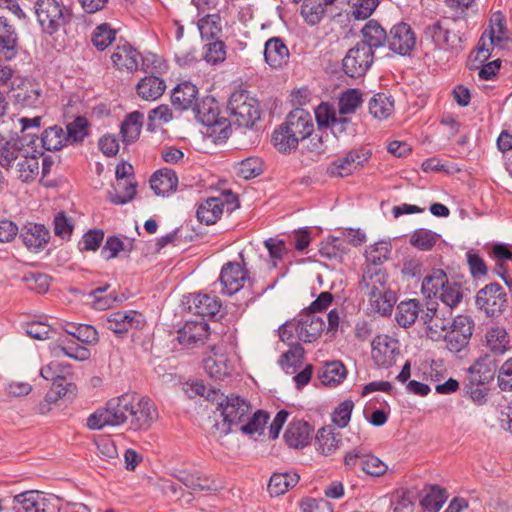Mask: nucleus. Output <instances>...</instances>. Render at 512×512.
Masks as SVG:
<instances>
[{
	"mask_svg": "<svg viewBox=\"0 0 512 512\" xmlns=\"http://www.w3.org/2000/svg\"><path fill=\"white\" fill-rule=\"evenodd\" d=\"M249 272L237 262L225 263L221 269L219 281L222 285V293L233 295L244 287L249 281Z\"/></svg>",
	"mask_w": 512,
	"mask_h": 512,
	"instance_id": "17",
	"label": "nucleus"
},
{
	"mask_svg": "<svg viewBox=\"0 0 512 512\" xmlns=\"http://www.w3.org/2000/svg\"><path fill=\"white\" fill-rule=\"evenodd\" d=\"M484 346L486 353L500 357L510 349V339L507 331L503 327H490L485 333Z\"/></svg>",
	"mask_w": 512,
	"mask_h": 512,
	"instance_id": "26",
	"label": "nucleus"
},
{
	"mask_svg": "<svg viewBox=\"0 0 512 512\" xmlns=\"http://www.w3.org/2000/svg\"><path fill=\"white\" fill-rule=\"evenodd\" d=\"M20 237L29 250L37 251L48 242L49 231L44 225L28 223L22 228Z\"/></svg>",
	"mask_w": 512,
	"mask_h": 512,
	"instance_id": "29",
	"label": "nucleus"
},
{
	"mask_svg": "<svg viewBox=\"0 0 512 512\" xmlns=\"http://www.w3.org/2000/svg\"><path fill=\"white\" fill-rule=\"evenodd\" d=\"M422 311L425 310L419 300L402 301L397 306L396 321L402 327H410L420 319Z\"/></svg>",
	"mask_w": 512,
	"mask_h": 512,
	"instance_id": "34",
	"label": "nucleus"
},
{
	"mask_svg": "<svg viewBox=\"0 0 512 512\" xmlns=\"http://www.w3.org/2000/svg\"><path fill=\"white\" fill-rule=\"evenodd\" d=\"M209 334L208 324L204 319L188 320L178 330V341L180 344L191 348L199 343H204Z\"/></svg>",
	"mask_w": 512,
	"mask_h": 512,
	"instance_id": "22",
	"label": "nucleus"
},
{
	"mask_svg": "<svg viewBox=\"0 0 512 512\" xmlns=\"http://www.w3.org/2000/svg\"><path fill=\"white\" fill-rule=\"evenodd\" d=\"M111 59L118 69L133 72L138 69L142 57L128 42H123L122 44H117Z\"/></svg>",
	"mask_w": 512,
	"mask_h": 512,
	"instance_id": "25",
	"label": "nucleus"
},
{
	"mask_svg": "<svg viewBox=\"0 0 512 512\" xmlns=\"http://www.w3.org/2000/svg\"><path fill=\"white\" fill-rule=\"evenodd\" d=\"M269 416L266 412L258 410L251 418L247 417L248 422L242 424L240 430L244 434L252 435L255 433H262L265 424L267 423Z\"/></svg>",
	"mask_w": 512,
	"mask_h": 512,
	"instance_id": "63",
	"label": "nucleus"
},
{
	"mask_svg": "<svg viewBox=\"0 0 512 512\" xmlns=\"http://www.w3.org/2000/svg\"><path fill=\"white\" fill-rule=\"evenodd\" d=\"M347 376V370L342 362L331 361L325 363L319 373V379L325 386L340 384Z\"/></svg>",
	"mask_w": 512,
	"mask_h": 512,
	"instance_id": "41",
	"label": "nucleus"
},
{
	"mask_svg": "<svg viewBox=\"0 0 512 512\" xmlns=\"http://www.w3.org/2000/svg\"><path fill=\"white\" fill-rule=\"evenodd\" d=\"M189 310L199 316H216L221 309V302L209 294H193L188 299Z\"/></svg>",
	"mask_w": 512,
	"mask_h": 512,
	"instance_id": "27",
	"label": "nucleus"
},
{
	"mask_svg": "<svg viewBox=\"0 0 512 512\" xmlns=\"http://www.w3.org/2000/svg\"><path fill=\"white\" fill-rule=\"evenodd\" d=\"M390 245L387 242H378L369 246L365 251V256L371 266H378L388 259Z\"/></svg>",
	"mask_w": 512,
	"mask_h": 512,
	"instance_id": "62",
	"label": "nucleus"
},
{
	"mask_svg": "<svg viewBox=\"0 0 512 512\" xmlns=\"http://www.w3.org/2000/svg\"><path fill=\"white\" fill-rule=\"evenodd\" d=\"M498 363V357L483 353L468 369L470 382L475 385H484L491 381L497 371Z\"/></svg>",
	"mask_w": 512,
	"mask_h": 512,
	"instance_id": "19",
	"label": "nucleus"
},
{
	"mask_svg": "<svg viewBox=\"0 0 512 512\" xmlns=\"http://www.w3.org/2000/svg\"><path fill=\"white\" fill-rule=\"evenodd\" d=\"M127 424L133 431H146L158 419V410L154 402L138 394H129Z\"/></svg>",
	"mask_w": 512,
	"mask_h": 512,
	"instance_id": "7",
	"label": "nucleus"
},
{
	"mask_svg": "<svg viewBox=\"0 0 512 512\" xmlns=\"http://www.w3.org/2000/svg\"><path fill=\"white\" fill-rule=\"evenodd\" d=\"M372 153L365 148L352 149L345 155L338 157L328 167L327 173L331 177H347L364 167Z\"/></svg>",
	"mask_w": 512,
	"mask_h": 512,
	"instance_id": "11",
	"label": "nucleus"
},
{
	"mask_svg": "<svg viewBox=\"0 0 512 512\" xmlns=\"http://www.w3.org/2000/svg\"><path fill=\"white\" fill-rule=\"evenodd\" d=\"M173 476L194 491H217L222 488L215 480L197 471L176 470Z\"/></svg>",
	"mask_w": 512,
	"mask_h": 512,
	"instance_id": "24",
	"label": "nucleus"
},
{
	"mask_svg": "<svg viewBox=\"0 0 512 512\" xmlns=\"http://www.w3.org/2000/svg\"><path fill=\"white\" fill-rule=\"evenodd\" d=\"M166 89L164 80L156 76H148L140 80L137 85L138 95L148 101H153L162 96Z\"/></svg>",
	"mask_w": 512,
	"mask_h": 512,
	"instance_id": "40",
	"label": "nucleus"
},
{
	"mask_svg": "<svg viewBox=\"0 0 512 512\" xmlns=\"http://www.w3.org/2000/svg\"><path fill=\"white\" fill-rule=\"evenodd\" d=\"M217 411L223 417L222 424L216 423L214 427L221 429V434L227 435L231 427L243 423L251 413L250 403L236 394L223 395L217 399Z\"/></svg>",
	"mask_w": 512,
	"mask_h": 512,
	"instance_id": "3",
	"label": "nucleus"
},
{
	"mask_svg": "<svg viewBox=\"0 0 512 512\" xmlns=\"http://www.w3.org/2000/svg\"><path fill=\"white\" fill-rule=\"evenodd\" d=\"M324 319L312 312H302L295 326L299 340L310 343L317 340L324 331Z\"/></svg>",
	"mask_w": 512,
	"mask_h": 512,
	"instance_id": "20",
	"label": "nucleus"
},
{
	"mask_svg": "<svg viewBox=\"0 0 512 512\" xmlns=\"http://www.w3.org/2000/svg\"><path fill=\"white\" fill-rule=\"evenodd\" d=\"M144 324L143 315L134 310L116 311L107 316V328L120 336L132 330H139Z\"/></svg>",
	"mask_w": 512,
	"mask_h": 512,
	"instance_id": "18",
	"label": "nucleus"
},
{
	"mask_svg": "<svg viewBox=\"0 0 512 512\" xmlns=\"http://www.w3.org/2000/svg\"><path fill=\"white\" fill-rule=\"evenodd\" d=\"M204 370L211 378L223 380L231 374L233 365L226 354L213 352L204 359Z\"/></svg>",
	"mask_w": 512,
	"mask_h": 512,
	"instance_id": "30",
	"label": "nucleus"
},
{
	"mask_svg": "<svg viewBox=\"0 0 512 512\" xmlns=\"http://www.w3.org/2000/svg\"><path fill=\"white\" fill-rule=\"evenodd\" d=\"M363 40L359 44H366L370 51L386 45L387 33L381 25L374 21H368L361 30Z\"/></svg>",
	"mask_w": 512,
	"mask_h": 512,
	"instance_id": "35",
	"label": "nucleus"
},
{
	"mask_svg": "<svg viewBox=\"0 0 512 512\" xmlns=\"http://www.w3.org/2000/svg\"><path fill=\"white\" fill-rule=\"evenodd\" d=\"M198 28L202 39L207 41L218 40L221 33V27L219 25V15H206L198 22Z\"/></svg>",
	"mask_w": 512,
	"mask_h": 512,
	"instance_id": "54",
	"label": "nucleus"
},
{
	"mask_svg": "<svg viewBox=\"0 0 512 512\" xmlns=\"http://www.w3.org/2000/svg\"><path fill=\"white\" fill-rule=\"evenodd\" d=\"M445 491L438 486H430L420 503L428 512H438L445 503Z\"/></svg>",
	"mask_w": 512,
	"mask_h": 512,
	"instance_id": "55",
	"label": "nucleus"
},
{
	"mask_svg": "<svg viewBox=\"0 0 512 512\" xmlns=\"http://www.w3.org/2000/svg\"><path fill=\"white\" fill-rule=\"evenodd\" d=\"M230 119L239 127H252L260 119L258 101L250 97L246 91H236L229 98Z\"/></svg>",
	"mask_w": 512,
	"mask_h": 512,
	"instance_id": "8",
	"label": "nucleus"
},
{
	"mask_svg": "<svg viewBox=\"0 0 512 512\" xmlns=\"http://www.w3.org/2000/svg\"><path fill=\"white\" fill-rule=\"evenodd\" d=\"M238 175L245 179L254 178L262 173V162L258 157H249L238 163Z\"/></svg>",
	"mask_w": 512,
	"mask_h": 512,
	"instance_id": "64",
	"label": "nucleus"
},
{
	"mask_svg": "<svg viewBox=\"0 0 512 512\" xmlns=\"http://www.w3.org/2000/svg\"><path fill=\"white\" fill-rule=\"evenodd\" d=\"M16 512H47L49 499L39 491H25L13 498Z\"/></svg>",
	"mask_w": 512,
	"mask_h": 512,
	"instance_id": "23",
	"label": "nucleus"
},
{
	"mask_svg": "<svg viewBox=\"0 0 512 512\" xmlns=\"http://www.w3.org/2000/svg\"><path fill=\"white\" fill-rule=\"evenodd\" d=\"M311 427L307 422L294 421L284 433L285 442L292 448H302L308 445L311 438Z\"/></svg>",
	"mask_w": 512,
	"mask_h": 512,
	"instance_id": "32",
	"label": "nucleus"
},
{
	"mask_svg": "<svg viewBox=\"0 0 512 512\" xmlns=\"http://www.w3.org/2000/svg\"><path fill=\"white\" fill-rule=\"evenodd\" d=\"M178 183L176 173L171 169H160L150 179V187L157 196L175 191Z\"/></svg>",
	"mask_w": 512,
	"mask_h": 512,
	"instance_id": "33",
	"label": "nucleus"
},
{
	"mask_svg": "<svg viewBox=\"0 0 512 512\" xmlns=\"http://www.w3.org/2000/svg\"><path fill=\"white\" fill-rule=\"evenodd\" d=\"M448 281L447 274L442 269H434L424 277L421 291L427 298H436Z\"/></svg>",
	"mask_w": 512,
	"mask_h": 512,
	"instance_id": "39",
	"label": "nucleus"
},
{
	"mask_svg": "<svg viewBox=\"0 0 512 512\" xmlns=\"http://www.w3.org/2000/svg\"><path fill=\"white\" fill-rule=\"evenodd\" d=\"M299 481L297 473H274L268 483V491L271 496H280L289 488L294 487Z\"/></svg>",
	"mask_w": 512,
	"mask_h": 512,
	"instance_id": "42",
	"label": "nucleus"
},
{
	"mask_svg": "<svg viewBox=\"0 0 512 512\" xmlns=\"http://www.w3.org/2000/svg\"><path fill=\"white\" fill-rule=\"evenodd\" d=\"M420 321L426 327L428 338L439 341L452 324V311L447 308H440L437 303H429L426 310L422 311Z\"/></svg>",
	"mask_w": 512,
	"mask_h": 512,
	"instance_id": "9",
	"label": "nucleus"
},
{
	"mask_svg": "<svg viewBox=\"0 0 512 512\" xmlns=\"http://www.w3.org/2000/svg\"><path fill=\"white\" fill-rule=\"evenodd\" d=\"M52 354L55 357L64 355L77 361H85L90 357V351L86 347L76 343L65 344L64 341H59V343L52 348Z\"/></svg>",
	"mask_w": 512,
	"mask_h": 512,
	"instance_id": "48",
	"label": "nucleus"
},
{
	"mask_svg": "<svg viewBox=\"0 0 512 512\" xmlns=\"http://www.w3.org/2000/svg\"><path fill=\"white\" fill-rule=\"evenodd\" d=\"M129 394L110 399L106 407L98 409L87 419V426L93 430H100L105 426H118L127 424Z\"/></svg>",
	"mask_w": 512,
	"mask_h": 512,
	"instance_id": "6",
	"label": "nucleus"
},
{
	"mask_svg": "<svg viewBox=\"0 0 512 512\" xmlns=\"http://www.w3.org/2000/svg\"><path fill=\"white\" fill-rule=\"evenodd\" d=\"M88 125V120L82 116H78L72 122L68 123L65 131L68 144L82 142L88 135Z\"/></svg>",
	"mask_w": 512,
	"mask_h": 512,
	"instance_id": "52",
	"label": "nucleus"
},
{
	"mask_svg": "<svg viewBox=\"0 0 512 512\" xmlns=\"http://www.w3.org/2000/svg\"><path fill=\"white\" fill-rule=\"evenodd\" d=\"M507 295L498 283L486 285L478 291L476 304L485 311L487 315L495 316L502 313L506 306Z\"/></svg>",
	"mask_w": 512,
	"mask_h": 512,
	"instance_id": "15",
	"label": "nucleus"
},
{
	"mask_svg": "<svg viewBox=\"0 0 512 512\" xmlns=\"http://www.w3.org/2000/svg\"><path fill=\"white\" fill-rule=\"evenodd\" d=\"M416 36L410 25L398 23L394 25L387 33L386 46L395 54L406 56L410 55L415 48Z\"/></svg>",
	"mask_w": 512,
	"mask_h": 512,
	"instance_id": "16",
	"label": "nucleus"
},
{
	"mask_svg": "<svg viewBox=\"0 0 512 512\" xmlns=\"http://www.w3.org/2000/svg\"><path fill=\"white\" fill-rule=\"evenodd\" d=\"M143 114L138 111L129 113L121 124V135L126 143L134 142L140 135Z\"/></svg>",
	"mask_w": 512,
	"mask_h": 512,
	"instance_id": "46",
	"label": "nucleus"
},
{
	"mask_svg": "<svg viewBox=\"0 0 512 512\" xmlns=\"http://www.w3.org/2000/svg\"><path fill=\"white\" fill-rule=\"evenodd\" d=\"M436 298L440 299L444 304L442 308H447L452 311V309L462 301L463 294L461 286L457 282L449 280Z\"/></svg>",
	"mask_w": 512,
	"mask_h": 512,
	"instance_id": "51",
	"label": "nucleus"
},
{
	"mask_svg": "<svg viewBox=\"0 0 512 512\" xmlns=\"http://www.w3.org/2000/svg\"><path fill=\"white\" fill-rule=\"evenodd\" d=\"M136 194V183L130 180H119L108 192L109 200L116 204L122 205L130 202Z\"/></svg>",
	"mask_w": 512,
	"mask_h": 512,
	"instance_id": "45",
	"label": "nucleus"
},
{
	"mask_svg": "<svg viewBox=\"0 0 512 512\" xmlns=\"http://www.w3.org/2000/svg\"><path fill=\"white\" fill-rule=\"evenodd\" d=\"M358 288L367 297L372 311L382 316L392 312L396 294L388 287V276L380 267L367 265Z\"/></svg>",
	"mask_w": 512,
	"mask_h": 512,
	"instance_id": "1",
	"label": "nucleus"
},
{
	"mask_svg": "<svg viewBox=\"0 0 512 512\" xmlns=\"http://www.w3.org/2000/svg\"><path fill=\"white\" fill-rule=\"evenodd\" d=\"M264 57L270 67L280 68L287 63L289 50L280 38L273 37L265 43Z\"/></svg>",
	"mask_w": 512,
	"mask_h": 512,
	"instance_id": "31",
	"label": "nucleus"
},
{
	"mask_svg": "<svg viewBox=\"0 0 512 512\" xmlns=\"http://www.w3.org/2000/svg\"><path fill=\"white\" fill-rule=\"evenodd\" d=\"M335 0H304L300 13L308 25L318 24L324 17L326 7Z\"/></svg>",
	"mask_w": 512,
	"mask_h": 512,
	"instance_id": "36",
	"label": "nucleus"
},
{
	"mask_svg": "<svg viewBox=\"0 0 512 512\" xmlns=\"http://www.w3.org/2000/svg\"><path fill=\"white\" fill-rule=\"evenodd\" d=\"M473 320L466 315H458L453 318L452 324L443 338L446 341L447 348L451 352H460L469 343L473 333Z\"/></svg>",
	"mask_w": 512,
	"mask_h": 512,
	"instance_id": "12",
	"label": "nucleus"
},
{
	"mask_svg": "<svg viewBox=\"0 0 512 512\" xmlns=\"http://www.w3.org/2000/svg\"><path fill=\"white\" fill-rule=\"evenodd\" d=\"M193 111L203 125L213 126L217 123L219 112L214 99L203 100L201 104H196Z\"/></svg>",
	"mask_w": 512,
	"mask_h": 512,
	"instance_id": "50",
	"label": "nucleus"
},
{
	"mask_svg": "<svg viewBox=\"0 0 512 512\" xmlns=\"http://www.w3.org/2000/svg\"><path fill=\"white\" fill-rule=\"evenodd\" d=\"M333 429L329 426L318 430L316 435L317 450L323 455H330L338 448L340 439L337 437Z\"/></svg>",
	"mask_w": 512,
	"mask_h": 512,
	"instance_id": "49",
	"label": "nucleus"
},
{
	"mask_svg": "<svg viewBox=\"0 0 512 512\" xmlns=\"http://www.w3.org/2000/svg\"><path fill=\"white\" fill-rule=\"evenodd\" d=\"M371 356L380 368H388L396 363L400 354L399 342L389 335H378L372 341Z\"/></svg>",
	"mask_w": 512,
	"mask_h": 512,
	"instance_id": "14",
	"label": "nucleus"
},
{
	"mask_svg": "<svg viewBox=\"0 0 512 512\" xmlns=\"http://www.w3.org/2000/svg\"><path fill=\"white\" fill-rule=\"evenodd\" d=\"M132 249L131 241L124 243L120 238L111 236L107 238L101 253L106 260H110L117 257L120 251H131Z\"/></svg>",
	"mask_w": 512,
	"mask_h": 512,
	"instance_id": "61",
	"label": "nucleus"
},
{
	"mask_svg": "<svg viewBox=\"0 0 512 512\" xmlns=\"http://www.w3.org/2000/svg\"><path fill=\"white\" fill-rule=\"evenodd\" d=\"M9 98L21 108H40L43 103L42 88L29 79H14L9 91Z\"/></svg>",
	"mask_w": 512,
	"mask_h": 512,
	"instance_id": "10",
	"label": "nucleus"
},
{
	"mask_svg": "<svg viewBox=\"0 0 512 512\" xmlns=\"http://www.w3.org/2000/svg\"><path fill=\"white\" fill-rule=\"evenodd\" d=\"M34 144L33 139H28L27 143L22 147L20 150V153L16 157V159L13 161V165L11 169L8 172H13L16 174L18 168L22 165V162H25L28 166V170H32L35 167V153L36 148L32 145Z\"/></svg>",
	"mask_w": 512,
	"mask_h": 512,
	"instance_id": "60",
	"label": "nucleus"
},
{
	"mask_svg": "<svg viewBox=\"0 0 512 512\" xmlns=\"http://www.w3.org/2000/svg\"><path fill=\"white\" fill-rule=\"evenodd\" d=\"M40 141L42 147L48 151H57L68 145L64 129L57 125L45 129L41 134Z\"/></svg>",
	"mask_w": 512,
	"mask_h": 512,
	"instance_id": "44",
	"label": "nucleus"
},
{
	"mask_svg": "<svg viewBox=\"0 0 512 512\" xmlns=\"http://www.w3.org/2000/svg\"><path fill=\"white\" fill-rule=\"evenodd\" d=\"M34 10L42 31L49 35L56 33L71 17L63 0H36Z\"/></svg>",
	"mask_w": 512,
	"mask_h": 512,
	"instance_id": "4",
	"label": "nucleus"
},
{
	"mask_svg": "<svg viewBox=\"0 0 512 512\" xmlns=\"http://www.w3.org/2000/svg\"><path fill=\"white\" fill-rule=\"evenodd\" d=\"M26 136L17 140H8L0 143V166L6 171H9L13 165V161L16 159L20 150L27 142Z\"/></svg>",
	"mask_w": 512,
	"mask_h": 512,
	"instance_id": "43",
	"label": "nucleus"
},
{
	"mask_svg": "<svg viewBox=\"0 0 512 512\" xmlns=\"http://www.w3.org/2000/svg\"><path fill=\"white\" fill-rule=\"evenodd\" d=\"M438 235L427 229H417L410 237V244L422 251L431 250L438 240Z\"/></svg>",
	"mask_w": 512,
	"mask_h": 512,
	"instance_id": "57",
	"label": "nucleus"
},
{
	"mask_svg": "<svg viewBox=\"0 0 512 512\" xmlns=\"http://www.w3.org/2000/svg\"><path fill=\"white\" fill-rule=\"evenodd\" d=\"M394 110V103L384 93L374 95L369 101V113L376 119L388 118Z\"/></svg>",
	"mask_w": 512,
	"mask_h": 512,
	"instance_id": "47",
	"label": "nucleus"
},
{
	"mask_svg": "<svg viewBox=\"0 0 512 512\" xmlns=\"http://www.w3.org/2000/svg\"><path fill=\"white\" fill-rule=\"evenodd\" d=\"M424 35L440 49L458 53L463 49V33L459 23L454 19L446 18L428 25Z\"/></svg>",
	"mask_w": 512,
	"mask_h": 512,
	"instance_id": "5",
	"label": "nucleus"
},
{
	"mask_svg": "<svg viewBox=\"0 0 512 512\" xmlns=\"http://www.w3.org/2000/svg\"><path fill=\"white\" fill-rule=\"evenodd\" d=\"M198 89L189 81L179 83L172 91L171 102L178 110L194 109L197 104Z\"/></svg>",
	"mask_w": 512,
	"mask_h": 512,
	"instance_id": "28",
	"label": "nucleus"
},
{
	"mask_svg": "<svg viewBox=\"0 0 512 512\" xmlns=\"http://www.w3.org/2000/svg\"><path fill=\"white\" fill-rule=\"evenodd\" d=\"M224 210V201L220 198L210 197L201 203L197 209V218L207 225L216 223Z\"/></svg>",
	"mask_w": 512,
	"mask_h": 512,
	"instance_id": "37",
	"label": "nucleus"
},
{
	"mask_svg": "<svg viewBox=\"0 0 512 512\" xmlns=\"http://www.w3.org/2000/svg\"><path fill=\"white\" fill-rule=\"evenodd\" d=\"M362 103L361 93L357 89H348L339 98L340 116L353 114Z\"/></svg>",
	"mask_w": 512,
	"mask_h": 512,
	"instance_id": "56",
	"label": "nucleus"
},
{
	"mask_svg": "<svg viewBox=\"0 0 512 512\" xmlns=\"http://www.w3.org/2000/svg\"><path fill=\"white\" fill-rule=\"evenodd\" d=\"M61 327L68 335L84 344L95 345L99 341L98 332L92 325L65 322Z\"/></svg>",
	"mask_w": 512,
	"mask_h": 512,
	"instance_id": "38",
	"label": "nucleus"
},
{
	"mask_svg": "<svg viewBox=\"0 0 512 512\" xmlns=\"http://www.w3.org/2000/svg\"><path fill=\"white\" fill-rule=\"evenodd\" d=\"M304 357V349L300 344H293L289 350L282 354L279 359L281 367L289 373L290 368H296L302 363Z\"/></svg>",
	"mask_w": 512,
	"mask_h": 512,
	"instance_id": "59",
	"label": "nucleus"
},
{
	"mask_svg": "<svg viewBox=\"0 0 512 512\" xmlns=\"http://www.w3.org/2000/svg\"><path fill=\"white\" fill-rule=\"evenodd\" d=\"M20 50L19 35L14 24L4 16H0V54L6 60L17 57Z\"/></svg>",
	"mask_w": 512,
	"mask_h": 512,
	"instance_id": "21",
	"label": "nucleus"
},
{
	"mask_svg": "<svg viewBox=\"0 0 512 512\" xmlns=\"http://www.w3.org/2000/svg\"><path fill=\"white\" fill-rule=\"evenodd\" d=\"M486 32L488 35L496 39V41H499L505 45H511L512 48V38L508 35V31L505 26V20L500 13L493 15L490 29Z\"/></svg>",
	"mask_w": 512,
	"mask_h": 512,
	"instance_id": "58",
	"label": "nucleus"
},
{
	"mask_svg": "<svg viewBox=\"0 0 512 512\" xmlns=\"http://www.w3.org/2000/svg\"><path fill=\"white\" fill-rule=\"evenodd\" d=\"M314 131L312 115L302 109L292 110L285 122L276 129L272 141L276 149L281 153L294 151L300 141L309 138Z\"/></svg>",
	"mask_w": 512,
	"mask_h": 512,
	"instance_id": "2",
	"label": "nucleus"
},
{
	"mask_svg": "<svg viewBox=\"0 0 512 512\" xmlns=\"http://www.w3.org/2000/svg\"><path fill=\"white\" fill-rule=\"evenodd\" d=\"M116 39V30L113 29L108 23L98 25L91 37L93 45L99 50L103 51L109 47Z\"/></svg>",
	"mask_w": 512,
	"mask_h": 512,
	"instance_id": "53",
	"label": "nucleus"
},
{
	"mask_svg": "<svg viewBox=\"0 0 512 512\" xmlns=\"http://www.w3.org/2000/svg\"><path fill=\"white\" fill-rule=\"evenodd\" d=\"M374 61V51L366 44L357 43L343 59L344 72L352 78L363 76Z\"/></svg>",
	"mask_w": 512,
	"mask_h": 512,
	"instance_id": "13",
	"label": "nucleus"
}]
</instances>
